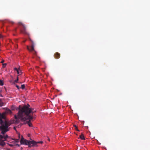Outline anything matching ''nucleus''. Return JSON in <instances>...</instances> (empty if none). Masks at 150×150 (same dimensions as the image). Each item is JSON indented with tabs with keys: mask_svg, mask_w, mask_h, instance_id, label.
Listing matches in <instances>:
<instances>
[{
	"mask_svg": "<svg viewBox=\"0 0 150 150\" xmlns=\"http://www.w3.org/2000/svg\"><path fill=\"white\" fill-rule=\"evenodd\" d=\"M30 105L27 104L26 105H24L20 109L18 112V116L16 115H14L15 120H13V123H18L19 119H21L22 121H25L27 119L32 120L33 118H35L34 116L29 114L31 113L33 115V113L36 112V111H34L33 108H30Z\"/></svg>",
	"mask_w": 150,
	"mask_h": 150,
	"instance_id": "obj_1",
	"label": "nucleus"
},
{
	"mask_svg": "<svg viewBox=\"0 0 150 150\" xmlns=\"http://www.w3.org/2000/svg\"><path fill=\"white\" fill-rule=\"evenodd\" d=\"M10 125L9 123L6 120V117L4 114H1L0 113V129L2 135L6 136L5 133L8 131V127Z\"/></svg>",
	"mask_w": 150,
	"mask_h": 150,
	"instance_id": "obj_2",
	"label": "nucleus"
},
{
	"mask_svg": "<svg viewBox=\"0 0 150 150\" xmlns=\"http://www.w3.org/2000/svg\"><path fill=\"white\" fill-rule=\"evenodd\" d=\"M21 137V139L20 141L21 144L28 145L29 147H31L32 146H33L35 143H36L35 142H33V140L30 141L25 139L22 136Z\"/></svg>",
	"mask_w": 150,
	"mask_h": 150,
	"instance_id": "obj_3",
	"label": "nucleus"
},
{
	"mask_svg": "<svg viewBox=\"0 0 150 150\" xmlns=\"http://www.w3.org/2000/svg\"><path fill=\"white\" fill-rule=\"evenodd\" d=\"M8 137L7 135L6 136L2 135H0V145L3 146L5 145L4 141H6L7 138Z\"/></svg>",
	"mask_w": 150,
	"mask_h": 150,
	"instance_id": "obj_4",
	"label": "nucleus"
},
{
	"mask_svg": "<svg viewBox=\"0 0 150 150\" xmlns=\"http://www.w3.org/2000/svg\"><path fill=\"white\" fill-rule=\"evenodd\" d=\"M18 24L19 26L21 27L20 29V32L22 33L26 34V29L25 25L21 22H18Z\"/></svg>",
	"mask_w": 150,
	"mask_h": 150,
	"instance_id": "obj_5",
	"label": "nucleus"
},
{
	"mask_svg": "<svg viewBox=\"0 0 150 150\" xmlns=\"http://www.w3.org/2000/svg\"><path fill=\"white\" fill-rule=\"evenodd\" d=\"M30 41L32 42L31 49H30L29 48V47L28 46H27V49L29 51H30V50L32 51V50H34V47L35 45V43H34V42L33 40H30Z\"/></svg>",
	"mask_w": 150,
	"mask_h": 150,
	"instance_id": "obj_6",
	"label": "nucleus"
},
{
	"mask_svg": "<svg viewBox=\"0 0 150 150\" xmlns=\"http://www.w3.org/2000/svg\"><path fill=\"white\" fill-rule=\"evenodd\" d=\"M54 56L56 59H58L60 57V54L57 52H56L54 54Z\"/></svg>",
	"mask_w": 150,
	"mask_h": 150,
	"instance_id": "obj_7",
	"label": "nucleus"
},
{
	"mask_svg": "<svg viewBox=\"0 0 150 150\" xmlns=\"http://www.w3.org/2000/svg\"><path fill=\"white\" fill-rule=\"evenodd\" d=\"M5 113L11 114L12 113L11 110L7 108L5 111Z\"/></svg>",
	"mask_w": 150,
	"mask_h": 150,
	"instance_id": "obj_8",
	"label": "nucleus"
},
{
	"mask_svg": "<svg viewBox=\"0 0 150 150\" xmlns=\"http://www.w3.org/2000/svg\"><path fill=\"white\" fill-rule=\"evenodd\" d=\"M29 120L27 122V123L30 127H31L32 126V124L30 122L32 120H30L29 119H27V120Z\"/></svg>",
	"mask_w": 150,
	"mask_h": 150,
	"instance_id": "obj_9",
	"label": "nucleus"
},
{
	"mask_svg": "<svg viewBox=\"0 0 150 150\" xmlns=\"http://www.w3.org/2000/svg\"><path fill=\"white\" fill-rule=\"evenodd\" d=\"M33 142H34L35 143H35V144L33 146H38V145H37L38 144V143L42 144L43 142L42 141H40L38 142H36L35 141L33 140Z\"/></svg>",
	"mask_w": 150,
	"mask_h": 150,
	"instance_id": "obj_10",
	"label": "nucleus"
},
{
	"mask_svg": "<svg viewBox=\"0 0 150 150\" xmlns=\"http://www.w3.org/2000/svg\"><path fill=\"white\" fill-rule=\"evenodd\" d=\"M81 139L82 140L85 139L84 137L83 134H82L81 135H80L79 136V138Z\"/></svg>",
	"mask_w": 150,
	"mask_h": 150,
	"instance_id": "obj_11",
	"label": "nucleus"
},
{
	"mask_svg": "<svg viewBox=\"0 0 150 150\" xmlns=\"http://www.w3.org/2000/svg\"><path fill=\"white\" fill-rule=\"evenodd\" d=\"M4 105V103L2 102V99H0V106H3Z\"/></svg>",
	"mask_w": 150,
	"mask_h": 150,
	"instance_id": "obj_12",
	"label": "nucleus"
},
{
	"mask_svg": "<svg viewBox=\"0 0 150 150\" xmlns=\"http://www.w3.org/2000/svg\"><path fill=\"white\" fill-rule=\"evenodd\" d=\"M30 52H32L33 53V54L35 55L36 54V52L35 51V50H30L29 51Z\"/></svg>",
	"mask_w": 150,
	"mask_h": 150,
	"instance_id": "obj_13",
	"label": "nucleus"
},
{
	"mask_svg": "<svg viewBox=\"0 0 150 150\" xmlns=\"http://www.w3.org/2000/svg\"><path fill=\"white\" fill-rule=\"evenodd\" d=\"M4 84V83L3 81L1 80H0V85L1 86H2Z\"/></svg>",
	"mask_w": 150,
	"mask_h": 150,
	"instance_id": "obj_14",
	"label": "nucleus"
},
{
	"mask_svg": "<svg viewBox=\"0 0 150 150\" xmlns=\"http://www.w3.org/2000/svg\"><path fill=\"white\" fill-rule=\"evenodd\" d=\"M74 127H75V129L78 131H79V130L78 129L77 127L76 126V125H74Z\"/></svg>",
	"mask_w": 150,
	"mask_h": 150,
	"instance_id": "obj_15",
	"label": "nucleus"
},
{
	"mask_svg": "<svg viewBox=\"0 0 150 150\" xmlns=\"http://www.w3.org/2000/svg\"><path fill=\"white\" fill-rule=\"evenodd\" d=\"M17 73L18 74H21V71L20 70L18 69V70L17 71Z\"/></svg>",
	"mask_w": 150,
	"mask_h": 150,
	"instance_id": "obj_16",
	"label": "nucleus"
},
{
	"mask_svg": "<svg viewBox=\"0 0 150 150\" xmlns=\"http://www.w3.org/2000/svg\"><path fill=\"white\" fill-rule=\"evenodd\" d=\"M21 87L22 89H24L25 88V85L24 84L21 85Z\"/></svg>",
	"mask_w": 150,
	"mask_h": 150,
	"instance_id": "obj_17",
	"label": "nucleus"
},
{
	"mask_svg": "<svg viewBox=\"0 0 150 150\" xmlns=\"http://www.w3.org/2000/svg\"><path fill=\"white\" fill-rule=\"evenodd\" d=\"M6 65H7V64L6 63L3 64H2L3 67V68L5 67H6Z\"/></svg>",
	"mask_w": 150,
	"mask_h": 150,
	"instance_id": "obj_18",
	"label": "nucleus"
},
{
	"mask_svg": "<svg viewBox=\"0 0 150 150\" xmlns=\"http://www.w3.org/2000/svg\"><path fill=\"white\" fill-rule=\"evenodd\" d=\"M18 81V77H17V79L16 80H15L14 81V83H17Z\"/></svg>",
	"mask_w": 150,
	"mask_h": 150,
	"instance_id": "obj_19",
	"label": "nucleus"
},
{
	"mask_svg": "<svg viewBox=\"0 0 150 150\" xmlns=\"http://www.w3.org/2000/svg\"><path fill=\"white\" fill-rule=\"evenodd\" d=\"M14 140H15V142H19V140L18 139H14Z\"/></svg>",
	"mask_w": 150,
	"mask_h": 150,
	"instance_id": "obj_20",
	"label": "nucleus"
},
{
	"mask_svg": "<svg viewBox=\"0 0 150 150\" xmlns=\"http://www.w3.org/2000/svg\"><path fill=\"white\" fill-rule=\"evenodd\" d=\"M19 69H18L16 68H14V70L16 71H17Z\"/></svg>",
	"mask_w": 150,
	"mask_h": 150,
	"instance_id": "obj_21",
	"label": "nucleus"
},
{
	"mask_svg": "<svg viewBox=\"0 0 150 150\" xmlns=\"http://www.w3.org/2000/svg\"><path fill=\"white\" fill-rule=\"evenodd\" d=\"M4 62V60L2 59V61H1V63H3Z\"/></svg>",
	"mask_w": 150,
	"mask_h": 150,
	"instance_id": "obj_22",
	"label": "nucleus"
},
{
	"mask_svg": "<svg viewBox=\"0 0 150 150\" xmlns=\"http://www.w3.org/2000/svg\"><path fill=\"white\" fill-rule=\"evenodd\" d=\"M16 86L18 89H19V87L18 85H16Z\"/></svg>",
	"mask_w": 150,
	"mask_h": 150,
	"instance_id": "obj_23",
	"label": "nucleus"
},
{
	"mask_svg": "<svg viewBox=\"0 0 150 150\" xmlns=\"http://www.w3.org/2000/svg\"><path fill=\"white\" fill-rule=\"evenodd\" d=\"M9 144V145L10 146H13V145H12V144Z\"/></svg>",
	"mask_w": 150,
	"mask_h": 150,
	"instance_id": "obj_24",
	"label": "nucleus"
},
{
	"mask_svg": "<svg viewBox=\"0 0 150 150\" xmlns=\"http://www.w3.org/2000/svg\"><path fill=\"white\" fill-rule=\"evenodd\" d=\"M47 139L49 141H50V139L49 137H47Z\"/></svg>",
	"mask_w": 150,
	"mask_h": 150,
	"instance_id": "obj_25",
	"label": "nucleus"
},
{
	"mask_svg": "<svg viewBox=\"0 0 150 150\" xmlns=\"http://www.w3.org/2000/svg\"><path fill=\"white\" fill-rule=\"evenodd\" d=\"M30 134H28V137H30Z\"/></svg>",
	"mask_w": 150,
	"mask_h": 150,
	"instance_id": "obj_26",
	"label": "nucleus"
},
{
	"mask_svg": "<svg viewBox=\"0 0 150 150\" xmlns=\"http://www.w3.org/2000/svg\"><path fill=\"white\" fill-rule=\"evenodd\" d=\"M18 135H19V136H19V138H20V134H19Z\"/></svg>",
	"mask_w": 150,
	"mask_h": 150,
	"instance_id": "obj_27",
	"label": "nucleus"
},
{
	"mask_svg": "<svg viewBox=\"0 0 150 150\" xmlns=\"http://www.w3.org/2000/svg\"><path fill=\"white\" fill-rule=\"evenodd\" d=\"M11 76V77L12 78H13V76Z\"/></svg>",
	"mask_w": 150,
	"mask_h": 150,
	"instance_id": "obj_28",
	"label": "nucleus"
},
{
	"mask_svg": "<svg viewBox=\"0 0 150 150\" xmlns=\"http://www.w3.org/2000/svg\"><path fill=\"white\" fill-rule=\"evenodd\" d=\"M1 96L2 97H3V96L2 95H1Z\"/></svg>",
	"mask_w": 150,
	"mask_h": 150,
	"instance_id": "obj_29",
	"label": "nucleus"
},
{
	"mask_svg": "<svg viewBox=\"0 0 150 150\" xmlns=\"http://www.w3.org/2000/svg\"><path fill=\"white\" fill-rule=\"evenodd\" d=\"M12 108V110H14V109L12 108H12Z\"/></svg>",
	"mask_w": 150,
	"mask_h": 150,
	"instance_id": "obj_30",
	"label": "nucleus"
},
{
	"mask_svg": "<svg viewBox=\"0 0 150 150\" xmlns=\"http://www.w3.org/2000/svg\"><path fill=\"white\" fill-rule=\"evenodd\" d=\"M17 145H18V146H19V145L18 144H17Z\"/></svg>",
	"mask_w": 150,
	"mask_h": 150,
	"instance_id": "obj_31",
	"label": "nucleus"
},
{
	"mask_svg": "<svg viewBox=\"0 0 150 150\" xmlns=\"http://www.w3.org/2000/svg\"><path fill=\"white\" fill-rule=\"evenodd\" d=\"M14 129H15V127H14Z\"/></svg>",
	"mask_w": 150,
	"mask_h": 150,
	"instance_id": "obj_32",
	"label": "nucleus"
}]
</instances>
